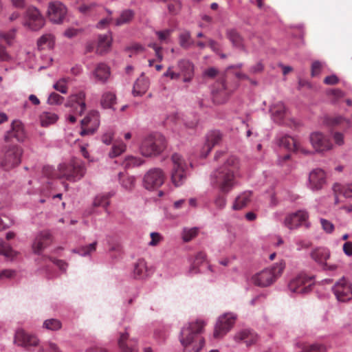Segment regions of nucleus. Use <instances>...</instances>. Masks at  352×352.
<instances>
[{"label": "nucleus", "mask_w": 352, "mask_h": 352, "mask_svg": "<svg viewBox=\"0 0 352 352\" xmlns=\"http://www.w3.org/2000/svg\"><path fill=\"white\" fill-rule=\"evenodd\" d=\"M332 138L336 145L342 146L344 144V136L343 133L340 132H334L332 134Z\"/></svg>", "instance_id": "obj_61"}, {"label": "nucleus", "mask_w": 352, "mask_h": 352, "mask_svg": "<svg viewBox=\"0 0 352 352\" xmlns=\"http://www.w3.org/2000/svg\"><path fill=\"white\" fill-rule=\"evenodd\" d=\"M113 131L112 130H108L102 135V142L107 145H109L113 140Z\"/></svg>", "instance_id": "obj_59"}, {"label": "nucleus", "mask_w": 352, "mask_h": 352, "mask_svg": "<svg viewBox=\"0 0 352 352\" xmlns=\"http://www.w3.org/2000/svg\"><path fill=\"white\" fill-rule=\"evenodd\" d=\"M219 87L212 90L213 96L215 100L219 102L226 101L229 96L228 91L226 90V87L224 81L217 82Z\"/></svg>", "instance_id": "obj_33"}, {"label": "nucleus", "mask_w": 352, "mask_h": 352, "mask_svg": "<svg viewBox=\"0 0 352 352\" xmlns=\"http://www.w3.org/2000/svg\"><path fill=\"white\" fill-rule=\"evenodd\" d=\"M285 267L284 261H280L271 267L265 268L252 277V283L258 287H268L272 285L283 274Z\"/></svg>", "instance_id": "obj_4"}, {"label": "nucleus", "mask_w": 352, "mask_h": 352, "mask_svg": "<svg viewBox=\"0 0 352 352\" xmlns=\"http://www.w3.org/2000/svg\"><path fill=\"white\" fill-rule=\"evenodd\" d=\"M332 291L339 302H346L352 299V285L344 277L334 284Z\"/></svg>", "instance_id": "obj_13"}, {"label": "nucleus", "mask_w": 352, "mask_h": 352, "mask_svg": "<svg viewBox=\"0 0 352 352\" xmlns=\"http://www.w3.org/2000/svg\"><path fill=\"white\" fill-rule=\"evenodd\" d=\"M326 182V173L322 169L315 168L309 173L307 186L312 191L321 190Z\"/></svg>", "instance_id": "obj_18"}, {"label": "nucleus", "mask_w": 352, "mask_h": 352, "mask_svg": "<svg viewBox=\"0 0 352 352\" xmlns=\"http://www.w3.org/2000/svg\"><path fill=\"white\" fill-rule=\"evenodd\" d=\"M206 259V255L204 252H198L195 256L194 263L190 268L188 273L190 274L197 273L199 272L198 266L204 262Z\"/></svg>", "instance_id": "obj_44"}, {"label": "nucleus", "mask_w": 352, "mask_h": 352, "mask_svg": "<svg viewBox=\"0 0 352 352\" xmlns=\"http://www.w3.org/2000/svg\"><path fill=\"white\" fill-rule=\"evenodd\" d=\"M171 160L173 164L171 170V181L175 186H180L188 176L190 164L178 153H174Z\"/></svg>", "instance_id": "obj_6"}, {"label": "nucleus", "mask_w": 352, "mask_h": 352, "mask_svg": "<svg viewBox=\"0 0 352 352\" xmlns=\"http://www.w3.org/2000/svg\"><path fill=\"white\" fill-rule=\"evenodd\" d=\"M163 76L169 77L171 80H177L180 77V73L174 72L173 67L170 66L164 73Z\"/></svg>", "instance_id": "obj_60"}, {"label": "nucleus", "mask_w": 352, "mask_h": 352, "mask_svg": "<svg viewBox=\"0 0 352 352\" xmlns=\"http://www.w3.org/2000/svg\"><path fill=\"white\" fill-rule=\"evenodd\" d=\"M82 30L78 28H69L64 32V36L68 38H72L77 36Z\"/></svg>", "instance_id": "obj_58"}, {"label": "nucleus", "mask_w": 352, "mask_h": 352, "mask_svg": "<svg viewBox=\"0 0 352 352\" xmlns=\"http://www.w3.org/2000/svg\"><path fill=\"white\" fill-rule=\"evenodd\" d=\"M239 168L238 159L230 157L222 166L210 174V186L222 192H229L235 185V177Z\"/></svg>", "instance_id": "obj_1"}, {"label": "nucleus", "mask_w": 352, "mask_h": 352, "mask_svg": "<svg viewBox=\"0 0 352 352\" xmlns=\"http://www.w3.org/2000/svg\"><path fill=\"white\" fill-rule=\"evenodd\" d=\"M0 254L5 256L6 258L12 259L15 255L14 252L8 245H6L3 241L0 239Z\"/></svg>", "instance_id": "obj_49"}, {"label": "nucleus", "mask_w": 352, "mask_h": 352, "mask_svg": "<svg viewBox=\"0 0 352 352\" xmlns=\"http://www.w3.org/2000/svg\"><path fill=\"white\" fill-rule=\"evenodd\" d=\"M320 222L322 226V230L328 234H331L334 230V225L330 221L325 219L324 218L320 219Z\"/></svg>", "instance_id": "obj_54"}, {"label": "nucleus", "mask_w": 352, "mask_h": 352, "mask_svg": "<svg viewBox=\"0 0 352 352\" xmlns=\"http://www.w3.org/2000/svg\"><path fill=\"white\" fill-rule=\"evenodd\" d=\"M134 15V12L132 10L128 9L123 10L120 16L116 20L115 25L116 26H120L125 23L130 22Z\"/></svg>", "instance_id": "obj_42"}, {"label": "nucleus", "mask_w": 352, "mask_h": 352, "mask_svg": "<svg viewBox=\"0 0 352 352\" xmlns=\"http://www.w3.org/2000/svg\"><path fill=\"white\" fill-rule=\"evenodd\" d=\"M165 138L160 134L146 137L140 146L141 154L144 157H153L160 154L166 148Z\"/></svg>", "instance_id": "obj_5"}, {"label": "nucleus", "mask_w": 352, "mask_h": 352, "mask_svg": "<svg viewBox=\"0 0 352 352\" xmlns=\"http://www.w3.org/2000/svg\"><path fill=\"white\" fill-rule=\"evenodd\" d=\"M16 271L10 269H6L0 271V280L10 279L14 277Z\"/></svg>", "instance_id": "obj_57"}, {"label": "nucleus", "mask_w": 352, "mask_h": 352, "mask_svg": "<svg viewBox=\"0 0 352 352\" xmlns=\"http://www.w3.org/2000/svg\"><path fill=\"white\" fill-rule=\"evenodd\" d=\"M23 152L22 148L19 146L13 145L10 146L5 152L1 161V166L6 170L19 166L21 162Z\"/></svg>", "instance_id": "obj_12"}, {"label": "nucleus", "mask_w": 352, "mask_h": 352, "mask_svg": "<svg viewBox=\"0 0 352 352\" xmlns=\"http://www.w3.org/2000/svg\"><path fill=\"white\" fill-rule=\"evenodd\" d=\"M177 65L179 70L180 76H183V82H191L195 74V65L188 59H180L178 60Z\"/></svg>", "instance_id": "obj_22"}, {"label": "nucleus", "mask_w": 352, "mask_h": 352, "mask_svg": "<svg viewBox=\"0 0 352 352\" xmlns=\"http://www.w3.org/2000/svg\"><path fill=\"white\" fill-rule=\"evenodd\" d=\"M85 172L84 163L78 159L73 158L58 165V177L75 182L83 177Z\"/></svg>", "instance_id": "obj_3"}, {"label": "nucleus", "mask_w": 352, "mask_h": 352, "mask_svg": "<svg viewBox=\"0 0 352 352\" xmlns=\"http://www.w3.org/2000/svg\"><path fill=\"white\" fill-rule=\"evenodd\" d=\"M149 87V80L148 78L142 75L137 79L133 89V94L135 96H142L146 93Z\"/></svg>", "instance_id": "obj_31"}, {"label": "nucleus", "mask_w": 352, "mask_h": 352, "mask_svg": "<svg viewBox=\"0 0 352 352\" xmlns=\"http://www.w3.org/2000/svg\"><path fill=\"white\" fill-rule=\"evenodd\" d=\"M53 87L58 91L62 94H66L68 90L67 79L61 78L58 80L54 85Z\"/></svg>", "instance_id": "obj_53"}, {"label": "nucleus", "mask_w": 352, "mask_h": 352, "mask_svg": "<svg viewBox=\"0 0 352 352\" xmlns=\"http://www.w3.org/2000/svg\"><path fill=\"white\" fill-rule=\"evenodd\" d=\"M145 161L140 157L133 155H127L124 157L122 165L126 169L139 167L144 164Z\"/></svg>", "instance_id": "obj_34"}, {"label": "nucleus", "mask_w": 352, "mask_h": 352, "mask_svg": "<svg viewBox=\"0 0 352 352\" xmlns=\"http://www.w3.org/2000/svg\"><path fill=\"white\" fill-rule=\"evenodd\" d=\"M227 34L234 47L241 50L245 49L243 38L235 30H228Z\"/></svg>", "instance_id": "obj_38"}, {"label": "nucleus", "mask_w": 352, "mask_h": 352, "mask_svg": "<svg viewBox=\"0 0 352 352\" xmlns=\"http://www.w3.org/2000/svg\"><path fill=\"white\" fill-rule=\"evenodd\" d=\"M179 43L180 46L184 49H188L194 44L190 31L184 30L179 34Z\"/></svg>", "instance_id": "obj_40"}, {"label": "nucleus", "mask_w": 352, "mask_h": 352, "mask_svg": "<svg viewBox=\"0 0 352 352\" xmlns=\"http://www.w3.org/2000/svg\"><path fill=\"white\" fill-rule=\"evenodd\" d=\"M118 344L122 352H138L136 340L129 339V333L127 332L120 334Z\"/></svg>", "instance_id": "obj_25"}, {"label": "nucleus", "mask_w": 352, "mask_h": 352, "mask_svg": "<svg viewBox=\"0 0 352 352\" xmlns=\"http://www.w3.org/2000/svg\"><path fill=\"white\" fill-rule=\"evenodd\" d=\"M25 138L26 133L24 125L19 120H14L12 122L10 129L4 135V140L7 142H12L14 139L19 142H23Z\"/></svg>", "instance_id": "obj_17"}, {"label": "nucleus", "mask_w": 352, "mask_h": 352, "mask_svg": "<svg viewBox=\"0 0 352 352\" xmlns=\"http://www.w3.org/2000/svg\"><path fill=\"white\" fill-rule=\"evenodd\" d=\"M181 8V3L179 1H175L173 3H170L168 4V9L169 12L173 14H177Z\"/></svg>", "instance_id": "obj_62"}, {"label": "nucleus", "mask_w": 352, "mask_h": 352, "mask_svg": "<svg viewBox=\"0 0 352 352\" xmlns=\"http://www.w3.org/2000/svg\"><path fill=\"white\" fill-rule=\"evenodd\" d=\"M96 245L97 242L94 241L88 245L82 246L77 250H74L73 252L78 253L82 256H87L96 251Z\"/></svg>", "instance_id": "obj_43"}, {"label": "nucleus", "mask_w": 352, "mask_h": 352, "mask_svg": "<svg viewBox=\"0 0 352 352\" xmlns=\"http://www.w3.org/2000/svg\"><path fill=\"white\" fill-rule=\"evenodd\" d=\"M63 100L64 98L56 93H52L47 98V102L50 104H60Z\"/></svg>", "instance_id": "obj_56"}, {"label": "nucleus", "mask_w": 352, "mask_h": 352, "mask_svg": "<svg viewBox=\"0 0 352 352\" xmlns=\"http://www.w3.org/2000/svg\"><path fill=\"white\" fill-rule=\"evenodd\" d=\"M206 322L202 320L185 324L179 333V342L183 352H199L205 344V339L201 335Z\"/></svg>", "instance_id": "obj_2"}, {"label": "nucleus", "mask_w": 352, "mask_h": 352, "mask_svg": "<svg viewBox=\"0 0 352 352\" xmlns=\"http://www.w3.org/2000/svg\"><path fill=\"white\" fill-rule=\"evenodd\" d=\"M263 69L264 65L261 61H259L256 63L255 65L251 66L250 67L249 72L250 74H256L262 72Z\"/></svg>", "instance_id": "obj_63"}, {"label": "nucleus", "mask_w": 352, "mask_h": 352, "mask_svg": "<svg viewBox=\"0 0 352 352\" xmlns=\"http://www.w3.org/2000/svg\"><path fill=\"white\" fill-rule=\"evenodd\" d=\"M222 139V135L219 131H211L206 137V143L204 146V152L202 153L203 157H206L211 151L212 148L219 144Z\"/></svg>", "instance_id": "obj_24"}, {"label": "nucleus", "mask_w": 352, "mask_h": 352, "mask_svg": "<svg viewBox=\"0 0 352 352\" xmlns=\"http://www.w3.org/2000/svg\"><path fill=\"white\" fill-rule=\"evenodd\" d=\"M39 339L37 336L18 329L14 333L13 343L25 351H32L39 344Z\"/></svg>", "instance_id": "obj_9"}, {"label": "nucleus", "mask_w": 352, "mask_h": 352, "mask_svg": "<svg viewBox=\"0 0 352 352\" xmlns=\"http://www.w3.org/2000/svg\"><path fill=\"white\" fill-rule=\"evenodd\" d=\"M173 31V30L172 29H165L160 31H156L155 34L160 41L168 43Z\"/></svg>", "instance_id": "obj_52"}, {"label": "nucleus", "mask_w": 352, "mask_h": 352, "mask_svg": "<svg viewBox=\"0 0 352 352\" xmlns=\"http://www.w3.org/2000/svg\"><path fill=\"white\" fill-rule=\"evenodd\" d=\"M110 68L104 63L96 65L95 69L89 74V78L96 82L105 83L110 76Z\"/></svg>", "instance_id": "obj_20"}, {"label": "nucleus", "mask_w": 352, "mask_h": 352, "mask_svg": "<svg viewBox=\"0 0 352 352\" xmlns=\"http://www.w3.org/2000/svg\"><path fill=\"white\" fill-rule=\"evenodd\" d=\"M58 116L54 112H43L40 116V122L43 126L54 124L58 120Z\"/></svg>", "instance_id": "obj_41"}, {"label": "nucleus", "mask_w": 352, "mask_h": 352, "mask_svg": "<svg viewBox=\"0 0 352 352\" xmlns=\"http://www.w3.org/2000/svg\"><path fill=\"white\" fill-rule=\"evenodd\" d=\"M16 31V29H12L6 32H0V41H3L10 45L15 38Z\"/></svg>", "instance_id": "obj_48"}, {"label": "nucleus", "mask_w": 352, "mask_h": 352, "mask_svg": "<svg viewBox=\"0 0 352 352\" xmlns=\"http://www.w3.org/2000/svg\"><path fill=\"white\" fill-rule=\"evenodd\" d=\"M118 179L120 185L126 190H131L135 186V178L133 176H124L122 173H118Z\"/></svg>", "instance_id": "obj_39"}, {"label": "nucleus", "mask_w": 352, "mask_h": 352, "mask_svg": "<svg viewBox=\"0 0 352 352\" xmlns=\"http://www.w3.org/2000/svg\"><path fill=\"white\" fill-rule=\"evenodd\" d=\"M151 240L148 242V245L155 247L160 244V243L163 240V236L159 233L156 232H151Z\"/></svg>", "instance_id": "obj_55"}, {"label": "nucleus", "mask_w": 352, "mask_h": 352, "mask_svg": "<svg viewBox=\"0 0 352 352\" xmlns=\"http://www.w3.org/2000/svg\"><path fill=\"white\" fill-rule=\"evenodd\" d=\"M55 43V37L50 33H47L41 36L37 41V45L39 49L45 48L52 49Z\"/></svg>", "instance_id": "obj_35"}, {"label": "nucleus", "mask_w": 352, "mask_h": 352, "mask_svg": "<svg viewBox=\"0 0 352 352\" xmlns=\"http://www.w3.org/2000/svg\"><path fill=\"white\" fill-rule=\"evenodd\" d=\"M81 125L82 126H89L91 129L94 128L96 131L100 125V116L97 111H90L82 120Z\"/></svg>", "instance_id": "obj_30"}, {"label": "nucleus", "mask_w": 352, "mask_h": 352, "mask_svg": "<svg viewBox=\"0 0 352 352\" xmlns=\"http://www.w3.org/2000/svg\"><path fill=\"white\" fill-rule=\"evenodd\" d=\"M310 142L316 152L324 153L333 148L330 139L320 132H314L310 135Z\"/></svg>", "instance_id": "obj_16"}, {"label": "nucleus", "mask_w": 352, "mask_h": 352, "mask_svg": "<svg viewBox=\"0 0 352 352\" xmlns=\"http://www.w3.org/2000/svg\"><path fill=\"white\" fill-rule=\"evenodd\" d=\"M236 343H245L248 346L255 344L258 340V336L254 331L245 329L237 331L232 338Z\"/></svg>", "instance_id": "obj_23"}, {"label": "nucleus", "mask_w": 352, "mask_h": 352, "mask_svg": "<svg viewBox=\"0 0 352 352\" xmlns=\"http://www.w3.org/2000/svg\"><path fill=\"white\" fill-rule=\"evenodd\" d=\"M214 204L219 209H223L226 205V198L224 196L219 195L214 200Z\"/></svg>", "instance_id": "obj_64"}, {"label": "nucleus", "mask_w": 352, "mask_h": 352, "mask_svg": "<svg viewBox=\"0 0 352 352\" xmlns=\"http://www.w3.org/2000/svg\"><path fill=\"white\" fill-rule=\"evenodd\" d=\"M113 38L111 33L98 36L96 52L99 54L107 53L111 47Z\"/></svg>", "instance_id": "obj_29"}, {"label": "nucleus", "mask_w": 352, "mask_h": 352, "mask_svg": "<svg viewBox=\"0 0 352 352\" xmlns=\"http://www.w3.org/2000/svg\"><path fill=\"white\" fill-rule=\"evenodd\" d=\"M333 190L335 192L338 190L346 198H352V183L348 184L342 187L338 184H335L333 186Z\"/></svg>", "instance_id": "obj_46"}, {"label": "nucleus", "mask_w": 352, "mask_h": 352, "mask_svg": "<svg viewBox=\"0 0 352 352\" xmlns=\"http://www.w3.org/2000/svg\"><path fill=\"white\" fill-rule=\"evenodd\" d=\"M43 327L51 331H57L61 328V323L57 319L45 320L43 322Z\"/></svg>", "instance_id": "obj_47"}, {"label": "nucleus", "mask_w": 352, "mask_h": 352, "mask_svg": "<svg viewBox=\"0 0 352 352\" xmlns=\"http://www.w3.org/2000/svg\"><path fill=\"white\" fill-rule=\"evenodd\" d=\"M270 111L274 121L278 124L283 123V120L287 117V111L281 102L274 104L270 107Z\"/></svg>", "instance_id": "obj_27"}, {"label": "nucleus", "mask_w": 352, "mask_h": 352, "mask_svg": "<svg viewBox=\"0 0 352 352\" xmlns=\"http://www.w3.org/2000/svg\"><path fill=\"white\" fill-rule=\"evenodd\" d=\"M116 102L115 94L111 91H105L102 94L100 104L104 109H113Z\"/></svg>", "instance_id": "obj_37"}, {"label": "nucleus", "mask_w": 352, "mask_h": 352, "mask_svg": "<svg viewBox=\"0 0 352 352\" xmlns=\"http://www.w3.org/2000/svg\"><path fill=\"white\" fill-rule=\"evenodd\" d=\"M51 234L48 231L41 232L35 238L32 248L35 253L39 254L51 243Z\"/></svg>", "instance_id": "obj_26"}, {"label": "nucleus", "mask_w": 352, "mask_h": 352, "mask_svg": "<svg viewBox=\"0 0 352 352\" xmlns=\"http://www.w3.org/2000/svg\"><path fill=\"white\" fill-rule=\"evenodd\" d=\"M126 150V144L124 142H121L117 144H113L111 151L109 153V156L111 158L116 157L123 153H124Z\"/></svg>", "instance_id": "obj_45"}, {"label": "nucleus", "mask_w": 352, "mask_h": 352, "mask_svg": "<svg viewBox=\"0 0 352 352\" xmlns=\"http://www.w3.org/2000/svg\"><path fill=\"white\" fill-rule=\"evenodd\" d=\"M85 94L83 91H79L71 95L66 103L67 107L74 109L76 113L81 116L86 109Z\"/></svg>", "instance_id": "obj_19"}, {"label": "nucleus", "mask_w": 352, "mask_h": 352, "mask_svg": "<svg viewBox=\"0 0 352 352\" xmlns=\"http://www.w3.org/2000/svg\"><path fill=\"white\" fill-rule=\"evenodd\" d=\"M308 217L309 215L307 211L298 210L287 214L285 218L283 223L289 230L297 229L302 225L309 228L310 223L307 221Z\"/></svg>", "instance_id": "obj_14"}, {"label": "nucleus", "mask_w": 352, "mask_h": 352, "mask_svg": "<svg viewBox=\"0 0 352 352\" xmlns=\"http://www.w3.org/2000/svg\"><path fill=\"white\" fill-rule=\"evenodd\" d=\"M311 258L319 265L324 264L330 257V252L325 248H317L311 252Z\"/></svg>", "instance_id": "obj_32"}, {"label": "nucleus", "mask_w": 352, "mask_h": 352, "mask_svg": "<svg viewBox=\"0 0 352 352\" xmlns=\"http://www.w3.org/2000/svg\"><path fill=\"white\" fill-rule=\"evenodd\" d=\"M133 275L136 278H143L148 275L146 263L144 259H139L133 268Z\"/></svg>", "instance_id": "obj_36"}, {"label": "nucleus", "mask_w": 352, "mask_h": 352, "mask_svg": "<svg viewBox=\"0 0 352 352\" xmlns=\"http://www.w3.org/2000/svg\"><path fill=\"white\" fill-rule=\"evenodd\" d=\"M45 22L41 12L35 7H30L23 15L22 25L28 30L36 31L45 25Z\"/></svg>", "instance_id": "obj_10"}, {"label": "nucleus", "mask_w": 352, "mask_h": 352, "mask_svg": "<svg viewBox=\"0 0 352 352\" xmlns=\"http://www.w3.org/2000/svg\"><path fill=\"white\" fill-rule=\"evenodd\" d=\"M197 228H184L182 233L183 240L186 242L192 240L197 234Z\"/></svg>", "instance_id": "obj_51"}, {"label": "nucleus", "mask_w": 352, "mask_h": 352, "mask_svg": "<svg viewBox=\"0 0 352 352\" xmlns=\"http://www.w3.org/2000/svg\"><path fill=\"white\" fill-rule=\"evenodd\" d=\"M94 205L95 206H100L104 208H107V207L109 205L108 196L104 195H97L94 200Z\"/></svg>", "instance_id": "obj_50"}, {"label": "nucleus", "mask_w": 352, "mask_h": 352, "mask_svg": "<svg viewBox=\"0 0 352 352\" xmlns=\"http://www.w3.org/2000/svg\"><path fill=\"white\" fill-rule=\"evenodd\" d=\"M165 179L166 174L162 168H153L144 174L142 185L148 190H155L163 185Z\"/></svg>", "instance_id": "obj_8"}, {"label": "nucleus", "mask_w": 352, "mask_h": 352, "mask_svg": "<svg viewBox=\"0 0 352 352\" xmlns=\"http://www.w3.org/2000/svg\"><path fill=\"white\" fill-rule=\"evenodd\" d=\"M252 193L250 190L241 192L235 198L232 208L234 210H240L246 207L252 201Z\"/></svg>", "instance_id": "obj_28"}, {"label": "nucleus", "mask_w": 352, "mask_h": 352, "mask_svg": "<svg viewBox=\"0 0 352 352\" xmlns=\"http://www.w3.org/2000/svg\"><path fill=\"white\" fill-rule=\"evenodd\" d=\"M313 284V276H307L305 272H300L291 279L288 287L292 293L304 294L311 290Z\"/></svg>", "instance_id": "obj_11"}, {"label": "nucleus", "mask_w": 352, "mask_h": 352, "mask_svg": "<svg viewBox=\"0 0 352 352\" xmlns=\"http://www.w3.org/2000/svg\"><path fill=\"white\" fill-rule=\"evenodd\" d=\"M236 318V315L232 312L220 316L214 326L213 338L215 340L222 339L232 329Z\"/></svg>", "instance_id": "obj_7"}, {"label": "nucleus", "mask_w": 352, "mask_h": 352, "mask_svg": "<svg viewBox=\"0 0 352 352\" xmlns=\"http://www.w3.org/2000/svg\"><path fill=\"white\" fill-rule=\"evenodd\" d=\"M67 13L66 6L60 1H53L49 3L47 16L50 21L55 24L63 22Z\"/></svg>", "instance_id": "obj_15"}, {"label": "nucleus", "mask_w": 352, "mask_h": 352, "mask_svg": "<svg viewBox=\"0 0 352 352\" xmlns=\"http://www.w3.org/2000/svg\"><path fill=\"white\" fill-rule=\"evenodd\" d=\"M277 143L280 147L287 151H293L296 152L300 151L305 154L310 153V151L303 149L301 147L300 144L294 138L288 135L278 137Z\"/></svg>", "instance_id": "obj_21"}]
</instances>
